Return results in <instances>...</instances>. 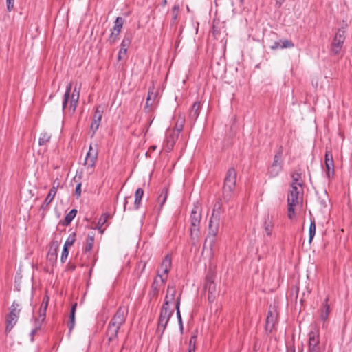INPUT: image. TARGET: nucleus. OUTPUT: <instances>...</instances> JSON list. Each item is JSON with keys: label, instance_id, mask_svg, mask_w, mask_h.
<instances>
[{"label": "nucleus", "instance_id": "28", "mask_svg": "<svg viewBox=\"0 0 352 352\" xmlns=\"http://www.w3.org/2000/svg\"><path fill=\"white\" fill-rule=\"evenodd\" d=\"M76 307H77V304L75 303L72 305V309H71V311H70V314H69V324H68L69 328L70 329H72L74 327V324H75V312H76Z\"/></svg>", "mask_w": 352, "mask_h": 352}, {"label": "nucleus", "instance_id": "14", "mask_svg": "<svg viewBox=\"0 0 352 352\" xmlns=\"http://www.w3.org/2000/svg\"><path fill=\"white\" fill-rule=\"evenodd\" d=\"M179 133L175 131L169 129L167 131L166 137L165 140V148L167 151H170L173 149L176 140L178 138Z\"/></svg>", "mask_w": 352, "mask_h": 352}, {"label": "nucleus", "instance_id": "54", "mask_svg": "<svg viewBox=\"0 0 352 352\" xmlns=\"http://www.w3.org/2000/svg\"><path fill=\"white\" fill-rule=\"evenodd\" d=\"M179 7L175 6L173 8V13L175 14V18H176L177 14L178 12Z\"/></svg>", "mask_w": 352, "mask_h": 352}, {"label": "nucleus", "instance_id": "43", "mask_svg": "<svg viewBox=\"0 0 352 352\" xmlns=\"http://www.w3.org/2000/svg\"><path fill=\"white\" fill-rule=\"evenodd\" d=\"M294 47V44L291 41L289 40H284L282 41V45L280 46V48H290Z\"/></svg>", "mask_w": 352, "mask_h": 352}, {"label": "nucleus", "instance_id": "7", "mask_svg": "<svg viewBox=\"0 0 352 352\" xmlns=\"http://www.w3.org/2000/svg\"><path fill=\"white\" fill-rule=\"evenodd\" d=\"M173 312V309L170 307H162L158 320L157 331H161L162 333L164 331Z\"/></svg>", "mask_w": 352, "mask_h": 352}, {"label": "nucleus", "instance_id": "4", "mask_svg": "<svg viewBox=\"0 0 352 352\" xmlns=\"http://www.w3.org/2000/svg\"><path fill=\"white\" fill-rule=\"evenodd\" d=\"M181 302V293L177 294L176 288L174 285H168L165 296L163 307H170L174 305L177 309V302Z\"/></svg>", "mask_w": 352, "mask_h": 352}, {"label": "nucleus", "instance_id": "20", "mask_svg": "<svg viewBox=\"0 0 352 352\" xmlns=\"http://www.w3.org/2000/svg\"><path fill=\"white\" fill-rule=\"evenodd\" d=\"M80 96V88L74 87L73 92L72 93L71 99H70V106L69 108L72 109V112L76 111L77 104L79 100Z\"/></svg>", "mask_w": 352, "mask_h": 352}, {"label": "nucleus", "instance_id": "51", "mask_svg": "<svg viewBox=\"0 0 352 352\" xmlns=\"http://www.w3.org/2000/svg\"><path fill=\"white\" fill-rule=\"evenodd\" d=\"M327 160H333L332 154L328 151H327L325 153V162H327Z\"/></svg>", "mask_w": 352, "mask_h": 352}, {"label": "nucleus", "instance_id": "8", "mask_svg": "<svg viewBox=\"0 0 352 352\" xmlns=\"http://www.w3.org/2000/svg\"><path fill=\"white\" fill-rule=\"evenodd\" d=\"M346 32L344 29H338L331 43L332 52L337 54L341 50L345 40Z\"/></svg>", "mask_w": 352, "mask_h": 352}, {"label": "nucleus", "instance_id": "40", "mask_svg": "<svg viewBox=\"0 0 352 352\" xmlns=\"http://www.w3.org/2000/svg\"><path fill=\"white\" fill-rule=\"evenodd\" d=\"M130 43H131L130 38L124 37L122 41L120 48H124V50H127V48L129 46Z\"/></svg>", "mask_w": 352, "mask_h": 352}, {"label": "nucleus", "instance_id": "42", "mask_svg": "<svg viewBox=\"0 0 352 352\" xmlns=\"http://www.w3.org/2000/svg\"><path fill=\"white\" fill-rule=\"evenodd\" d=\"M75 241V237L74 236H69L67 241H65L64 244V247H66V248H69V247L72 246Z\"/></svg>", "mask_w": 352, "mask_h": 352}, {"label": "nucleus", "instance_id": "10", "mask_svg": "<svg viewBox=\"0 0 352 352\" xmlns=\"http://www.w3.org/2000/svg\"><path fill=\"white\" fill-rule=\"evenodd\" d=\"M319 343L318 330L311 331L309 334V352H322Z\"/></svg>", "mask_w": 352, "mask_h": 352}, {"label": "nucleus", "instance_id": "3", "mask_svg": "<svg viewBox=\"0 0 352 352\" xmlns=\"http://www.w3.org/2000/svg\"><path fill=\"white\" fill-rule=\"evenodd\" d=\"M201 219V210L195 206L190 214V239L192 245H195L199 239V225Z\"/></svg>", "mask_w": 352, "mask_h": 352}, {"label": "nucleus", "instance_id": "1", "mask_svg": "<svg viewBox=\"0 0 352 352\" xmlns=\"http://www.w3.org/2000/svg\"><path fill=\"white\" fill-rule=\"evenodd\" d=\"M220 221L219 212L213 210L211 215L209 226H208V234L205 240V243L203 248V252H207L210 256L213 254V246L216 241V236L218 233Z\"/></svg>", "mask_w": 352, "mask_h": 352}, {"label": "nucleus", "instance_id": "55", "mask_svg": "<svg viewBox=\"0 0 352 352\" xmlns=\"http://www.w3.org/2000/svg\"><path fill=\"white\" fill-rule=\"evenodd\" d=\"M49 253H54V248H52V245H50Z\"/></svg>", "mask_w": 352, "mask_h": 352}, {"label": "nucleus", "instance_id": "11", "mask_svg": "<svg viewBox=\"0 0 352 352\" xmlns=\"http://www.w3.org/2000/svg\"><path fill=\"white\" fill-rule=\"evenodd\" d=\"M128 314V309L125 307H120L114 316L111 319L109 323L115 325L119 328L124 323L126 315Z\"/></svg>", "mask_w": 352, "mask_h": 352}, {"label": "nucleus", "instance_id": "24", "mask_svg": "<svg viewBox=\"0 0 352 352\" xmlns=\"http://www.w3.org/2000/svg\"><path fill=\"white\" fill-rule=\"evenodd\" d=\"M325 162L326 175L328 178L333 177L334 174V164L333 160H327Z\"/></svg>", "mask_w": 352, "mask_h": 352}, {"label": "nucleus", "instance_id": "23", "mask_svg": "<svg viewBox=\"0 0 352 352\" xmlns=\"http://www.w3.org/2000/svg\"><path fill=\"white\" fill-rule=\"evenodd\" d=\"M201 109V104L200 102H196L193 104L192 106L190 111V117L192 120H196L199 114V111Z\"/></svg>", "mask_w": 352, "mask_h": 352}, {"label": "nucleus", "instance_id": "22", "mask_svg": "<svg viewBox=\"0 0 352 352\" xmlns=\"http://www.w3.org/2000/svg\"><path fill=\"white\" fill-rule=\"evenodd\" d=\"M48 302L49 297L47 296H45L43 299L41 307L38 311L39 318H41V320H43L45 319L46 310L48 306Z\"/></svg>", "mask_w": 352, "mask_h": 352}, {"label": "nucleus", "instance_id": "12", "mask_svg": "<svg viewBox=\"0 0 352 352\" xmlns=\"http://www.w3.org/2000/svg\"><path fill=\"white\" fill-rule=\"evenodd\" d=\"M171 267V260L169 256H166L163 260L160 267L158 270V277L160 278V282L164 284L167 279V274Z\"/></svg>", "mask_w": 352, "mask_h": 352}, {"label": "nucleus", "instance_id": "29", "mask_svg": "<svg viewBox=\"0 0 352 352\" xmlns=\"http://www.w3.org/2000/svg\"><path fill=\"white\" fill-rule=\"evenodd\" d=\"M143 194H144V191L142 188H138L136 192H135V206L136 208H138L139 206H140V201H141V199L142 198V196H143Z\"/></svg>", "mask_w": 352, "mask_h": 352}, {"label": "nucleus", "instance_id": "45", "mask_svg": "<svg viewBox=\"0 0 352 352\" xmlns=\"http://www.w3.org/2000/svg\"><path fill=\"white\" fill-rule=\"evenodd\" d=\"M120 33H117V31L114 30V28L113 29V31L109 36V41L111 43H113L116 41L117 37Z\"/></svg>", "mask_w": 352, "mask_h": 352}, {"label": "nucleus", "instance_id": "56", "mask_svg": "<svg viewBox=\"0 0 352 352\" xmlns=\"http://www.w3.org/2000/svg\"><path fill=\"white\" fill-rule=\"evenodd\" d=\"M58 185H59V184H58V183H57V184H56V182H54V186L55 187H56V189L58 188Z\"/></svg>", "mask_w": 352, "mask_h": 352}, {"label": "nucleus", "instance_id": "49", "mask_svg": "<svg viewBox=\"0 0 352 352\" xmlns=\"http://www.w3.org/2000/svg\"><path fill=\"white\" fill-rule=\"evenodd\" d=\"M75 194L78 198L80 197V195H81V184L80 183L78 184L77 186H76Z\"/></svg>", "mask_w": 352, "mask_h": 352}, {"label": "nucleus", "instance_id": "16", "mask_svg": "<svg viewBox=\"0 0 352 352\" xmlns=\"http://www.w3.org/2000/svg\"><path fill=\"white\" fill-rule=\"evenodd\" d=\"M102 113L103 109H101L100 107H98L96 109L93 120L90 126V129L93 131V134L96 133L100 126Z\"/></svg>", "mask_w": 352, "mask_h": 352}, {"label": "nucleus", "instance_id": "25", "mask_svg": "<svg viewBox=\"0 0 352 352\" xmlns=\"http://www.w3.org/2000/svg\"><path fill=\"white\" fill-rule=\"evenodd\" d=\"M58 247L59 244L58 241H56L52 243V248H54V253H48L47 258L50 261L54 262L56 260Z\"/></svg>", "mask_w": 352, "mask_h": 352}, {"label": "nucleus", "instance_id": "17", "mask_svg": "<svg viewBox=\"0 0 352 352\" xmlns=\"http://www.w3.org/2000/svg\"><path fill=\"white\" fill-rule=\"evenodd\" d=\"M206 289L208 290V298L210 302H213L217 296V285L210 278H208L206 283Z\"/></svg>", "mask_w": 352, "mask_h": 352}, {"label": "nucleus", "instance_id": "57", "mask_svg": "<svg viewBox=\"0 0 352 352\" xmlns=\"http://www.w3.org/2000/svg\"><path fill=\"white\" fill-rule=\"evenodd\" d=\"M127 204V201H125L124 208L126 207V204Z\"/></svg>", "mask_w": 352, "mask_h": 352}, {"label": "nucleus", "instance_id": "2", "mask_svg": "<svg viewBox=\"0 0 352 352\" xmlns=\"http://www.w3.org/2000/svg\"><path fill=\"white\" fill-rule=\"evenodd\" d=\"M288 218L291 220L296 217V212L302 204V188H299L295 184L291 185V189L287 197Z\"/></svg>", "mask_w": 352, "mask_h": 352}, {"label": "nucleus", "instance_id": "46", "mask_svg": "<svg viewBox=\"0 0 352 352\" xmlns=\"http://www.w3.org/2000/svg\"><path fill=\"white\" fill-rule=\"evenodd\" d=\"M127 50H124V48H120L118 54V60H120L124 58V57L126 54Z\"/></svg>", "mask_w": 352, "mask_h": 352}, {"label": "nucleus", "instance_id": "19", "mask_svg": "<svg viewBox=\"0 0 352 352\" xmlns=\"http://www.w3.org/2000/svg\"><path fill=\"white\" fill-rule=\"evenodd\" d=\"M56 195V187L53 186L52 188L50 189L44 202L43 203V204L41 206V210H43V211H45L47 210L48 206L52 201V200L54 199Z\"/></svg>", "mask_w": 352, "mask_h": 352}, {"label": "nucleus", "instance_id": "37", "mask_svg": "<svg viewBox=\"0 0 352 352\" xmlns=\"http://www.w3.org/2000/svg\"><path fill=\"white\" fill-rule=\"evenodd\" d=\"M109 215L107 214H103L98 220V228L99 230L102 229V227L104 225L108 219Z\"/></svg>", "mask_w": 352, "mask_h": 352}, {"label": "nucleus", "instance_id": "34", "mask_svg": "<svg viewBox=\"0 0 352 352\" xmlns=\"http://www.w3.org/2000/svg\"><path fill=\"white\" fill-rule=\"evenodd\" d=\"M167 199V190L163 189L162 190L161 194L159 195L157 198V202L160 204V207H162L164 204L166 202Z\"/></svg>", "mask_w": 352, "mask_h": 352}, {"label": "nucleus", "instance_id": "48", "mask_svg": "<svg viewBox=\"0 0 352 352\" xmlns=\"http://www.w3.org/2000/svg\"><path fill=\"white\" fill-rule=\"evenodd\" d=\"M14 0H6V6L8 11L10 12L14 8Z\"/></svg>", "mask_w": 352, "mask_h": 352}, {"label": "nucleus", "instance_id": "52", "mask_svg": "<svg viewBox=\"0 0 352 352\" xmlns=\"http://www.w3.org/2000/svg\"><path fill=\"white\" fill-rule=\"evenodd\" d=\"M280 46H281V45H280V43H279V42H275V43H274V45L271 46V48H272V50H276V49H278V47H280Z\"/></svg>", "mask_w": 352, "mask_h": 352}, {"label": "nucleus", "instance_id": "44", "mask_svg": "<svg viewBox=\"0 0 352 352\" xmlns=\"http://www.w3.org/2000/svg\"><path fill=\"white\" fill-rule=\"evenodd\" d=\"M164 284H162L161 282H160V278L158 277V275L157 276V277L155 278L154 280V282L153 283V287L155 290H158L159 289V287L161 286V285H163Z\"/></svg>", "mask_w": 352, "mask_h": 352}, {"label": "nucleus", "instance_id": "9", "mask_svg": "<svg viewBox=\"0 0 352 352\" xmlns=\"http://www.w3.org/2000/svg\"><path fill=\"white\" fill-rule=\"evenodd\" d=\"M98 148L97 144L89 145V151L87 153L85 160V165L88 168H93L95 166L96 162L98 158Z\"/></svg>", "mask_w": 352, "mask_h": 352}, {"label": "nucleus", "instance_id": "5", "mask_svg": "<svg viewBox=\"0 0 352 352\" xmlns=\"http://www.w3.org/2000/svg\"><path fill=\"white\" fill-rule=\"evenodd\" d=\"M21 305L20 303L14 301L10 307V311L7 318V324L6 331L9 332L17 322L19 316L21 311Z\"/></svg>", "mask_w": 352, "mask_h": 352}, {"label": "nucleus", "instance_id": "26", "mask_svg": "<svg viewBox=\"0 0 352 352\" xmlns=\"http://www.w3.org/2000/svg\"><path fill=\"white\" fill-rule=\"evenodd\" d=\"M184 122V117L180 115L178 117L177 122L175 123V126L173 130L177 131V133H180L183 129Z\"/></svg>", "mask_w": 352, "mask_h": 352}, {"label": "nucleus", "instance_id": "39", "mask_svg": "<svg viewBox=\"0 0 352 352\" xmlns=\"http://www.w3.org/2000/svg\"><path fill=\"white\" fill-rule=\"evenodd\" d=\"M175 309L177 311V317L178 318L180 328L182 329H183V323H182V316H181L180 309H179V302H177V309Z\"/></svg>", "mask_w": 352, "mask_h": 352}, {"label": "nucleus", "instance_id": "38", "mask_svg": "<svg viewBox=\"0 0 352 352\" xmlns=\"http://www.w3.org/2000/svg\"><path fill=\"white\" fill-rule=\"evenodd\" d=\"M309 243H311V241L316 234V225L314 221H311L309 226Z\"/></svg>", "mask_w": 352, "mask_h": 352}, {"label": "nucleus", "instance_id": "30", "mask_svg": "<svg viewBox=\"0 0 352 352\" xmlns=\"http://www.w3.org/2000/svg\"><path fill=\"white\" fill-rule=\"evenodd\" d=\"M94 242V233L89 234L87 238V240H86V245H85V250L87 251H91L92 250Z\"/></svg>", "mask_w": 352, "mask_h": 352}, {"label": "nucleus", "instance_id": "6", "mask_svg": "<svg viewBox=\"0 0 352 352\" xmlns=\"http://www.w3.org/2000/svg\"><path fill=\"white\" fill-rule=\"evenodd\" d=\"M236 183V172L234 168L227 171L224 182L223 193L230 195L235 189Z\"/></svg>", "mask_w": 352, "mask_h": 352}, {"label": "nucleus", "instance_id": "47", "mask_svg": "<svg viewBox=\"0 0 352 352\" xmlns=\"http://www.w3.org/2000/svg\"><path fill=\"white\" fill-rule=\"evenodd\" d=\"M274 316L271 311H269L267 317V325L274 324Z\"/></svg>", "mask_w": 352, "mask_h": 352}, {"label": "nucleus", "instance_id": "33", "mask_svg": "<svg viewBox=\"0 0 352 352\" xmlns=\"http://www.w3.org/2000/svg\"><path fill=\"white\" fill-rule=\"evenodd\" d=\"M293 182L292 183V185H294V184L299 186V188H302V181H301V175L299 173H294L292 175Z\"/></svg>", "mask_w": 352, "mask_h": 352}, {"label": "nucleus", "instance_id": "13", "mask_svg": "<svg viewBox=\"0 0 352 352\" xmlns=\"http://www.w3.org/2000/svg\"><path fill=\"white\" fill-rule=\"evenodd\" d=\"M281 157L282 153L281 152L277 153L274 157L272 164L269 168V174L270 177H276L279 173L282 170V164H281Z\"/></svg>", "mask_w": 352, "mask_h": 352}, {"label": "nucleus", "instance_id": "41", "mask_svg": "<svg viewBox=\"0 0 352 352\" xmlns=\"http://www.w3.org/2000/svg\"><path fill=\"white\" fill-rule=\"evenodd\" d=\"M69 254L68 248H66V247H63V250L61 254L60 261L62 263H65L67 258Z\"/></svg>", "mask_w": 352, "mask_h": 352}, {"label": "nucleus", "instance_id": "58", "mask_svg": "<svg viewBox=\"0 0 352 352\" xmlns=\"http://www.w3.org/2000/svg\"><path fill=\"white\" fill-rule=\"evenodd\" d=\"M153 149H155V146H152L151 147Z\"/></svg>", "mask_w": 352, "mask_h": 352}, {"label": "nucleus", "instance_id": "36", "mask_svg": "<svg viewBox=\"0 0 352 352\" xmlns=\"http://www.w3.org/2000/svg\"><path fill=\"white\" fill-rule=\"evenodd\" d=\"M77 210L76 209L72 210L65 217V221L66 223H69L76 217Z\"/></svg>", "mask_w": 352, "mask_h": 352}, {"label": "nucleus", "instance_id": "32", "mask_svg": "<svg viewBox=\"0 0 352 352\" xmlns=\"http://www.w3.org/2000/svg\"><path fill=\"white\" fill-rule=\"evenodd\" d=\"M71 91H72V82H70L67 86V89H66V91L64 94V100H63V108H65L68 101H69V97H70V93H71Z\"/></svg>", "mask_w": 352, "mask_h": 352}, {"label": "nucleus", "instance_id": "35", "mask_svg": "<svg viewBox=\"0 0 352 352\" xmlns=\"http://www.w3.org/2000/svg\"><path fill=\"white\" fill-rule=\"evenodd\" d=\"M123 25V19L122 17H117L115 21V25L113 27L114 30L117 31V33H120Z\"/></svg>", "mask_w": 352, "mask_h": 352}, {"label": "nucleus", "instance_id": "53", "mask_svg": "<svg viewBox=\"0 0 352 352\" xmlns=\"http://www.w3.org/2000/svg\"><path fill=\"white\" fill-rule=\"evenodd\" d=\"M190 338H192V340H193V347H194L195 345V342H196L197 334L195 333H192Z\"/></svg>", "mask_w": 352, "mask_h": 352}, {"label": "nucleus", "instance_id": "21", "mask_svg": "<svg viewBox=\"0 0 352 352\" xmlns=\"http://www.w3.org/2000/svg\"><path fill=\"white\" fill-rule=\"evenodd\" d=\"M119 329V327L113 325L111 323L109 324L107 336L109 341H113L115 338H116Z\"/></svg>", "mask_w": 352, "mask_h": 352}, {"label": "nucleus", "instance_id": "31", "mask_svg": "<svg viewBox=\"0 0 352 352\" xmlns=\"http://www.w3.org/2000/svg\"><path fill=\"white\" fill-rule=\"evenodd\" d=\"M328 298H326L325 300V304L324 305V307L321 311L320 314V318L322 320H326L328 318L329 313V306L327 304Z\"/></svg>", "mask_w": 352, "mask_h": 352}, {"label": "nucleus", "instance_id": "50", "mask_svg": "<svg viewBox=\"0 0 352 352\" xmlns=\"http://www.w3.org/2000/svg\"><path fill=\"white\" fill-rule=\"evenodd\" d=\"M195 346L193 347V340L190 339L188 352H195Z\"/></svg>", "mask_w": 352, "mask_h": 352}, {"label": "nucleus", "instance_id": "18", "mask_svg": "<svg viewBox=\"0 0 352 352\" xmlns=\"http://www.w3.org/2000/svg\"><path fill=\"white\" fill-rule=\"evenodd\" d=\"M274 226V220L272 217L267 215L264 218L263 228L265 234L267 236H271L272 235V231Z\"/></svg>", "mask_w": 352, "mask_h": 352}, {"label": "nucleus", "instance_id": "27", "mask_svg": "<svg viewBox=\"0 0 352 352\" xmlns=\"http://www.w3.org/2000/svg\"><path fill=\"white\" fill-rule=\"evenodd\" d=\"M51 135L47 132H42L40 135L38 144L40 146L45 145L50 142Z\"/></svg>", "mask_w": 352, "mask_h": 352}, {"label": "nucleus", "instance_id": "15", "mask_svg": "<svg viewBox=\"0 0 352 352\" xmlns=\"http://www.w3.org/2000/svg\"><path fill=\"white\" fill-rule=\"evenodd\" d=\"M157 98V93L154 87L150 88L147 94L144 109L146 111H151L152 107L155 104Z\"/></svg>", "mask_w": 352, "mask_h": 352}]
</instances>
